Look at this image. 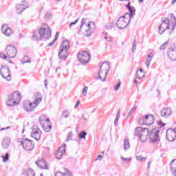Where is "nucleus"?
I'll list each match as a JSON object with an SVG mask.
<instances>
[{"instance_id":"nucleus-1","label":"nucleus","mask_w":176,"mask_h":176,"mask_svg":"<svg viewBox=\"0 0 176 176\" xmlns=\"http://www.w3.org/2000/svg\"><path fill=\"white\" fill-rule=\"evenodd\" d=\"M131 3L129 1L126 5V8L129 10L130 13H126L122 16H120L116 22V27H118L119 30L126 28V26L130 24L131 17H133V16H135V8L134 7H131Z\"/></svg>"},{"instance_id":"nucleus-2","label":"nucleus","mask_w":176,"mask_h":176,"mask_svg":"<svg viewBox=\"0 0 176 176\" xmlns=\"http://www.w3.org/2000/svg\"><path fill=\"white\" fill-rule=\"evenodd\" d=\"M176 19L175 16L170 14V18H162V23L159 26V34H164L167 30L171 29L172 31L175 30Z\"/></svg>"},{"instance_id":"nucleus-3","label":"nucleus","mask_w":176,"mask_h":176,"mask_svg":"<svg viewBox=\"0 0 176 176\" xmlns=\"http://www.w3.org/2000/svg\"><path fill=\"white\" fill-rule=\"evenodd\" d=\"M85 21H86V19L83 18L82 19V23L80 28V30L82 28L85 32H87L85 36H90L91 34H93V32H94L96 30V23H94L93 21L85 23Z\"/></svg>"},{"instance_id":"nucleus-4","label":"nucleus","mask_w":176,"mask_h":176,"mask_svg":"<svg viewBox=\"0 0 176 176\" xmlns=\"http://www.w3.org/2000/svg\"><path fill=\"white\" fill-rule=\"evenodd\" d=\"M149 135V129L148 128H142L138 126L135 129V135L138 137L141 142H145L148 140V135Z\"/></svg>"},{"instance_id":"nucleus-5","label":"nucleus","mask_w":176,"mask_h":176,"mask_svg":"<svg viewBox=\"0 0 176 176\" xmlns=\"http://www.w3.org/2000/svg\"><path fill=\"white\" fill-rule=\"evenodd\" d=\"M69 42L67 40L63 41L60 46L58 56L60 60H66L68 57V50L69 49Z\"/></svg>"},{"instance_id":"nucleus-6","label":"nucleus","mask_w":176,"mask_h":176,"mask_svg":"<svg viewBox=\"0 0 176 176\" xmlns=\"http://www.w3.org/2000/svg\"><path fill=\"white\" fill-rule=\"evenodd\" d=\"M20 100H21V94L20 92H14L9 97L8 103L7 104L9 105V107H14V105H17V104L20 102Z\"/></svg>"},{"instance_id":"nucleus-7","label":"nucleus","mask_w":176,"mask_h":176,"mask_svg":"<svg viewBox=\"0 0 176 176\" xmlns=\"http://www.w3.org/2000/svg\"><path fill=\"white\" fill-rule=\"evenodd\" d=\"M11 74L10 69L8 67L3 65H1L0 74L3 79H6L8 82H10V80H12Z\"/></svg>"},{"instance_id":"nucleus-8","label":"nucleus","mask_w":176,"mask_h":176,"mask_svg":"<svg viewBox=\"0 0 176 176\" xmlns=\"http://www.w3.org/2000/svg\"><path fill=\"white\" fill-rule=\"evenodd\" d=\"M41 39H50L52 38V30L47 25H45V28H42L38 32Z\"/></svg>"},{"instance_id":"nucleus-9","label":"nucleus","mask_w":176,"mask_h":176,"mask_svg":"<svg viewBox=\"0 0 176 176\" xmlns=\"http://www.w3.org/2000/svg\"><path fill=\"white\" fill-rule=\"evenodd\" d=\"M139 123L140 124H146V126H151L155 123V117L152 114L146 115L144 118L139 120Z\"/></svg>"},{"instance_id":"nucleus-10","label":"nucleus","mask_w":176,"mask_h":176,"mask_svg":"<svg viewBox=\"0 0 176 176\" xmlns=\"http://www.w3.org/2000/svg\"><path fill=\"white\" fill-rule=\"evenodd\" d=\"M160 133V131L157 129H153L151 130L148 138L151 141V142H157L159 143L160 142V137H159V133Z\"/></svg>"},{"instance_id":"nucleus-11","label":"nucleus","mask_w":176,"mask_h":176,"mask_svg":"<svg viewBox=\"0 0 176 176\" xmlns=\"http://www.w3.org/2000/svg\"><path fill=\"white\" fill-rule=\"evenodd\" d=\"M19 142H21L25 151H32L34 149V144L32 140H28V138L22 139Z\"/></svg>"},{"instance_id":"nucleus-12","label":"nucleus","mask_w":176,"mask_h":176,"mask_svg":"<svg viewBox=\"0 0 176 176\" xmlns=\"http://www.w3.org/2000/svg\"><path fill=\"white\" fill-rule=\"evenodd\" d=\"M6 52L9 58H14L17 56V49L12 44L7 45Z\"/></svg>"},{"instance_id":"nucleus-13","label":"nucleus","mask_w":176,"mask_h":176,"mask_svg":"<svg viewBox=\"0 0 176 176\" xmlns=\"http://www.w3.org/2000/svg\"><path fill=\"white\" fill-rule=\"evenodd\" d=\"M78 58L81 64H87L90 61V54L86 51H82L78 54Z\"/></svg>"},{"instance_id":"nucleus-14","label":"nucleus","mask_w":176,"mask_h":176,"mask_svg":"<svg viewBox=\"0 0 176 176\" xmlns=\"http://www.w3.org/2000/svg\"><path fill=\"white\" fill-rule=\"evenodd\" d=\"M166 138L168 141L173 142V141H175L176 138V129H168L166 131Z\"/></svg>"},{"instance_id":"nucleus-15","label":"nucleus","mask_w":176,"mask_h":176,"mask_svg":"<svg viewBox=\"0 0 176 176\" xmlns=\"http://www.w3.org/2000/svg\"><path fill=\"white\" fill-rule=\"evenodd\" d=\"M167 55L168 58L171 60V61H176V47L175 45H173L170 47L168 52H167Z\"/></svg>"},{"instance_id":"nucleus-16","label":"nucleus","mask_w":176,"mask_h":176,"mask_svg":"<svg viewBox=\"0 0 176 176\" xmlns=\"http://www.w3.org/2000/svg\"><path fill=\"white\" fill-rule=\"evenodd\" d=\"M38 107L34 102H30L28 101H26L23 104V108L26 112H32L35 108Z\"/></svg>"},{"instance_id":"nucleus-17","label":"nucleus","mask_w":176,"mask_h":176,"mask_svg":"<svg viewBox=\"0 0 176 176\" xmlns=\"http://www.w3.org/2000/svg\"><path fill=\"white\" fill-rule=\"evenodd\" d=\"M28 3H27V1H22L21 3L17 4L16 6V13H23V12L25 11V9H28Z\"/></svg>"},{"instance_id":"nucleus-18","label":"nucleus","mask_w":176,"mask_h":176,"mask_svg":"<svg viewBox=\"0 0 176 176\" xmlns=\"http://www.w3.org/2000/svg\"><path fill=\"white\" fill-rule=\"evenodd\" d=\"M41 135H42V131L38 128H34L32 129L31 137L34 138L36 141H39V140H41Z\"/></svg>"},{"instance_id":"nucleus-19","label":"nucleus","mask_w":176,"mask_h":176,"mask_svg":"<svg viewBox=\"0 0 176 176\" xmlns=\"http://www.w3.org/2000/svg\"><path fill=\"white\" fill-rule=\"evenodd\" d=\"M173 115V110L170 107H164L160 111V116L162 118H168Z\"/></svg>"},{"instance_id":"nucleus-20","label":"nucleus","mask_w":176,"mask_h":176,"mask_svg":"<svg viewBox=\"0 0 176 176\" xmlns=\"http://www.w3.org/2000/svg\"><path fill=\"white\" fill-rule=\"evenodd\" d=\"M1 32L6 36H10L13 34L12 29L6 24H3L1 26Z\"/></svg>"},{"instance_id":"nucleus-21","label":"nucleus","mask_w":176,"mask_h":176,"mask_svg":"<svg viewBox=\"0 0 176 176\" xmlns=\"http://www.w3.org/2000/svg\"><path fill=\"white\" fill-rule=\"evenodd\" d=\"M33 102L38 107L42 102V95L36 92L33 96Z\"/></svg>"},{"instance_id":"nucleus-22","label":"nucleus","mask_w":176,"mask_h":176,"mask_svg":"<svg viewBox=\"0 0 176 176\" xmlns=\"http://www.w3.org/2000/svg\"><path fill=\"white\" fill-rule=\"evenodd\" d=\"M10 142H12L10 138H4L1 141V146L3 149H8V148L10 146Z\"/></svg>"},{"instance_id":"nucleus-23","label":"nucleus","mask_w":176,"mask_h":176,"mask_svg":"<svg viewBox=\"0 0 176 176\" xmlns=\"http://www.w3.org/2000/svg\"><path fill=\"white\" fill-rule=\"evenodd\" d=\"M109 69H111L109 63L108 62H104L100 65L99 71H100V72H103L104 74H108L109 72Z\"/></svg>"},{"instance_id":"nucleus-24","label":"nucleus","mask_w":176,"mask_h":176,"mask_svg":"<svg viewBox=\"0 0 176 176\" xmlns=\"http://www.w3.org/2000/svg\"><path fill=\"white\" fill-rule=\"evenodd\" d=\"M36 164L42 170H47L49 168V166H47V164H46L45 160H39L36 161Z\"/></svg>"},{"instance_id":"nucleus-25","label":"nucleus","mask_w":176,"mask_h":176,"mask_svg":"<svg viewBox=\"0 0 176 176\" xmlns=\"http://www.w3.org/2000/svg\"><path fill=\"white\" fill-rule=\"evenodd\" d=\"M152 60H153V54L152 52L148 53L146 60L145 61V65H146L147 68L151 67V63H152Z\"/></svg>"},{"instance_id":"nucleus-26","label":"nucleus","mask_w":176,"mask_h":176,"mask_svg":"<svg viewBox=\"0 0 176 176\" xmlns=\"http://www.w3.org/2000/svg\"><path fill=\"white\" fill-rule=\"evenodd\" d=\"M55 176H72V173H71V171L67 169H65V172H56L55 173Z\"/></svg>"},{"instance_id":"nucleus-27","label":"nucleus","mask_w":176,"mask_h":176,"mask_svg":"<svg viewBox=\"0 0 176 176\" xmlns=\"http://www.w3.org/2000/svg\"><path fill=\"white\" fill-rule=\"evenodd\" d=\"M170 171L173 175L176 176V160H172L170 163Z\"/></svg>"},{"instance_id":"nucleus-28","label":"nucleus","mask_w":176,"mask_h":176,"mask_svg":"<svg viewBox=\"0 0 176 176\" xmlns=\"http://www.w3.org/2000/svg\"><path fill=\"white\" fill-rule=\"evenodd\" d=\"M115 28V23L113 22H107L104 25V30L107 31H111V30H113Z\"/></svg>"},{"instance_id":"nucleus-29","label":"nucleus","mask_w":176,"mask_h":176,"mask_svg":"<svg viewBox=\"0 0 176 176\" xmlns=\"http://www.w3.org/2000/svg\"><path fill=\"white\" fill-rule=\"evenodd\" d=\"M107 75H108V73H105V72L99 71L98 72V78L102 82H105L107 80Z\"/></svg>"},{"instance_id":"nucleus-30","label":"nucleus","mask_w":176,"mask_h":176,"mask_svg":"<svg viewBox=\"0 0 176 176\" xmlns=\"http://www.w3.org/2000/svg\"><path fill=\"white\" fill-rule=\"evenodd\" d=\"M23 176H35V171L32 169H28L23 171Z\"/></svg>"},{"instance_id":"nucleus-31","label":"nucleus","mask_w":176,"mask_h":176,"mask_svg":"<svg viewBox=\"0 0 176 176\" xmlns=\"http://www.w3.org/2000/svg\"><path fill=\"white\" fill-rule=\"evenodd\" d=\"M65 153V149L61 150V148H58L56 153V159H61L63 157V155Z\"/></svg>"},{"instance_id":"nucleus-32","label":"nucleus","mask_w":176,"mask_h":176,"mask_svg":"<svg viewBox=\"0 0 176 176\" xmlns=\"http://www.w3.org/2000/svg\"><path fill=\"white\" fill-rule=\"evenodd\" d=\"M39 122L41 123V125L42 126L43 124H45L46 123H49L50 120L46 118V116H42L39 118Z\"/></svg>"},{"instance_id":"nucleus-33","label":"nucleus","mask_w":176,"mask_h":176,"mask_svg":"<svg viewBox=\"0 0 176 176\" xmlns=\"http://www.w3.org/2000/svg\"><path fill=\"white\" fill-rule=\"evenodd\" d=\"M41 126L43 127L44 131H45L46 133H49V131L52 130V126L49 124V122L41 125Z\"/></svg>"},{"instance_id":"nucleus-34","label":"nucleus","mask_w":176,"mask_h":176,"mask_svg":"<svg viewBox=\"0 0 176 176\" xmlns=\"http://www.w3.org/2000/svg\"><path fill=\"white\" fill-rule=\"evenodd\" d=\"M136 74H137V77L139 79H142L144 76H145V73L144 72L142 69H140L139 70H138L136 72Z\"/></svg>"},{"instance_id":"nucleus-35","label":"nucleus","mask_w":176,"mask_h":176,"mask_svg":"<svg viewBox=\"0 0 176 176\" xmlns=\"http://www.w3.org/2000/svg\"><path fill=\"white\" fill-rule=\"evenodd\" d=\"M61 117L63 118V119H68V118H69V111L68 110L62 111Z\"/></svg>"},{"instance_id":"nucleus-36","label":"nucleus","mask_w":176,"mask_h":176,"mask_svg":"<svg viewBox=\"0 0 176 176\" xmlns=\"http://www.w3.org/2000/svg\"><path fill=\"white\" fill-rule=\"evenodd\" d=\"M127 149H130V142L129 141V139H124V151H127Z\"/></svg>"},{"instance_id":"nucleus-37","label":"nucleus","mask_w":176,"mask_h":176,"mask_svg":"<svg viewBox=\"0 0 176 176\" xmlns=\"http://www.w3.org/2000/svg\"><path fill=\"white\" fill-rule=\"evenodd\" d=\"M86 135H87V133H86V131H81L79 134H78V138L80 140H86Z\"/></svg>"},{"instance_id":"nucleus-38","label":"nucleus","mask_w":176,"mask_h":176,"mask_svg":"<svg viewBox=\"0 0 176 176\" xmlns=\"http://www.w3.org/2000/svg\"><path fill=\"white\" fill-rule=\"evenodd\" d=\"M58 32H56L54 41H53L52 43H50L47 45V47H52V46H53V45H54V43H56V41H57V39H58Z\"/></svg>"},{"instance_id":"nucleus-39","label":"nucleus","mask_w":176,"mask_h":176,"mask_svg":"<svg viewBox=\"0 0 176 176\" xmlns=\"http://www.w3.org/2000/svg\"><path fill=\"white\" fill-rule=\"evenodd\" d=\"M136 159L138 162H145V160H146V157L142 155H138V156H136Z\"/></svg>"},{"instance_id":"nucleus-40","label":"nucleus","mask_w":176,"mask_h":176,"mask_svg":"<svg viewBox=\"0 0 176 176\" xmlns=\"http://www.w3.org/2000/svg\"><path fill=\"white\" fill-rule=\"evenodd\" d=\"M31 63V59L28 58V56H24L23 61L22 62V64H28Z\"/></svg>"},{"instance_id":"nucleus-41","label":"nucleus","mask_w":176,"mask_h":176,"mask_svg":"<svg viewBox=\"0 0 176 176\" xmlns=\"http://www.w3.org/2000/svg\"><path fill=\"white\" fill-rule=\"evenodd\" d=\"M2 159H3V162H8V160H9V153H6V155H2L1 156Z\"/></svg>"},{"instance_id":"nucleus-42","label":"nucleus","mask_w":176,"mask_h":176,"mask_svg":"<svg viewBox=\"0 0 176 176\" xmlns=\"http://www.w3.org/2000/svg\"><path fill=\"white\" fill-rule=\"evenodd\" d=\"M168 45V41L165 42L164 44L161 45L160 47V50H164V49Z\"/></svg>"},{"instance_id":"nucleus-43","label":"nucleus","mask_w":176,"mask_h":176,"mask_svg":"<svg viewBox=\"0 0 176 176\" xmlns=\"http://www.w3.org/2000/svg\"><path fill=\"white\" fill-rule=\"evenodd\" d=\"M137 47V41L135 39L132 45V52L134 53V51L135 50Z\"/></svg>"},{"instance_id":"nucleus-44","label":"nucleus","mask_w":176,"mask_h":176,"mask_svg":"<svg viewBox=\"0 0 176 176\" xmlns=\"http://www.w3.org/2000/svg\"><path fill=\"white\" fill-rule=\"evenodd\" d=\"M122 85V82H119L117 85H116L114 86V90L115 91H118V90H119V89H120V86Z\"/></svg>"},{"instance_id":"nucleus-45","label":"nucleus","mask_w":176,"mask_h":176,"mask_svg":"<svg viewBox=\"0 0 176 176\" xmlns=\"http://www.w3.org/2000/svg\"><path fill=\"white\" fill-rule=\"evenodd\" d=\"M87 90H89V87H85L82 90V94L86 96V95L87 94Z\"/></svg>"},{"instance_id":"nucleus-46","label":"nucleus","mask_w":176,"mask_h":176,"mask_svg":"<svg viewBox=\"0 0 176 176\" xmlns=\"http://www.w3.org/2000/svg\"><path fill=\"white\" fill-rule=\"evenodd\" d=\"M121 160L125 162V163H130V161L131 160V158H126L124 157H121Z\"/></svg>"},{"instance_id":"nucleus-47","label":"nucleus","mask_w":176,"mask_h":176,"mask_svg":"<svg viewBox=\"0 0 176 176\" xmlns=\"http://www.w3.org/2000/svg\"><path fill=\"white\" fill-rule=\"evenodd\" d=\"M0 58H2V60H6L8 58V56L5 55L3 52L0 53Z\"/></svg>"},{"instance_id":"nucleus-48","label":"nucleus","mask_w":176,"mask_h":176,"mask_svg":"<svg viewBox=\"0 0 176 176\" xmlns=\"http://www.w3.org/2000/svg\"><path fill=\"white\" fill-rule=\"evenodd\" d=\"M104 39H106V41H107V42H113V40H112V38H111L110 36H104Z\"/></svg>"},{"instance_id":"nucleus-49","label":"nucleus","mask_w":176,"mask_h":176,"mask_svg":"<svg viewBox=\"0 0 176 176\" xmlns=\"http://www.w3.org/2000/svg\"><path fill=\"white\" fill-rule=\"evenodd\" d=\"M51 17H52V13H50V12H47V13L45 14V18H46V19H51Z\"/></svg>"},{"instance_id":"nucleus-50","label":"nucleus","mask_w":176,"mask_h":176,"mask_svg":"<svg viewBox=\"0 0 176 176\" xmlns=\"http://www.w3.org/2000/svg\"><path fill=\"white\" fill-rule=\"evenodd\" d=\"M33 39L34 41H41V38H39V37L36 36V34H34L33 35Z\"/></svg>"},{"instance_id":"nucleus-51","label":"nucleus","mask_w":176,"mask_h":176,"mask_svg":"<svg viewBox=\"0 0 176 176\" xmlns=\"http://www.w3.org/2000/svg\"><path fill=\"white\" fill-rule=\"evenodd\" d=\"M103 157H104V156L100 155H98V158L96 159V162H97L98 160L101 161V160H102Z\"/></svg>"},{"instance_id":"nucleus-52","label":"nucleus","mask_w":176,"mask_h":176,"mask_svg":"<svg viewBox=\"0 0 176 176\" xmlns=\"http://www.w3.org/2000/svg\"><path fill=\"white\" fill-rule=\"evenodd\" d=\"M78 21H79V19H76L74 22H72L69 24V27H71V25H75V24H76V23H78Z\"/></svg>"},{"instance_id":"nucleus-53","label":"nucleus","mask_w":176,"mask_h":176,"mask_svg":"<svg viewBox=\"0 0 176 176\" xmlns=\"http://www.w3.org/2000/svg\"><path fill=\"white\" fill-rule=\"evenodd\" d=\"M120 118V110H118L116 118L119 119Z\"/></svg>"},{"instance_id":"nucleus-54","label":"nucleus","mask_w":176,"mask_h":176,"mask_svg":"<svg viewBox=\"0 0 176 176\" xmlns=\"http://www.w3.org/2000/svg\"><path fill=\"white\" fill-rule=\"evenodd\" d=\"M65 146H67V145L65 144H63L62 146L59 148V149H60V151H63V149H65Z\"/></svg>"},{"instance_id":"nucleus-55","label":"nucleus","mask_w":176,"mask_h":176,"mask_svg":"<svg viewBox=\"0 0 176 176\" xmlns=\"http://www.w3.org/2000/svg\"><path fill=\"white\" fill-rule=\"evenodd\" d=\"M70 137H72V133H69V134H68V137H67V139H66V141H67V142L69 141V138H70Z\"/></svg>"},{"instance_id":"nucleus-56","label":"nucleus","mask_w":176,"mask_h":176,"mask_svg":"<svg viewBox=\"0 0 176 176\" xmlns=\"http://www.w3.org/2000/svg\"><path fill=\"white\" fill-rule=\"evenodd\" d=\"M118 122H119V118H116V120L114 121L115 126H118Z\"/></svg>"},{"instance_id":"nucleus-57","label":"nucleus","mask_w":176,"mask_h":176,"mask_svg":"<svg viewBox=\"0 0 176 176\" xmlns=\"http://www.w3.org/2000/svg\"><path fill=\"white\" fill-rule=\"evenodd\" d=\"M80 102V101L78 100L76 104L74 106V108H78V107H79V103Z\"/></svg>"},{"instance_id":"nucleus-58","label":"nucleus","mask_w":176,"mask_h":176,"mask_svg":"<svg viewBox=\"0 0 176 176\" xmlns=\"http://www.w3.org/2000/svg\"><path fill=\"white\" fill-rule=\"evenodd\" d=\"M133 112L131 110H130V111L128 113L127 118H129V116H131V115H133Z\"/></svg>"},{"instance_id":"nucleus-59","label":"nucleus","mask_w":176,"mask_h":176,"mask_svg":"<svg viewBox=\"0 0 176 176\" xmlns=\"http://www.w3.org/2000/svg\"><path fill=\"white\" fill-rule=\"evenodd\" d=\"M151 161L150 162H148V164H147V168H148V170H149L150 168H151Z\"/></svg>"},{"instance_id":"nucleus-60","label":"nucleus","mask_w":176,"mask_h":176,"mask_svg":"<svg viewBox=\"0 0 176 176\" xmlns=\"http://www.w3.org/2000/svg\"><path fill=\"white\" fill-rule=\"evenodd\" d=\"M44 85H45V87L47 88V80H44Z\"/></svg>"},{"instance_id":"nucleus-61","label":"nucleus","mask_w":176,"mask_h":176,"mask_svg":"<svg viewBox=\"0 0 176 176\" xmlns=\"http://www.w3.org/2000/svg\"><path fill=\"white\" fill-rule=\"evenodd\" d=\"M135 109H137V107H133L131 111H132V112H134V111H135Z\"/></svg>"},{"instance_id":"nucleus-62","label":"nucleus","mask_w":176,"mask_h":176,"mask_svg":"<svg viewBox=\"0 0 176 176\" xmlns=\"http://www.w3.org/2000/svg\"><path fill=\"white\" fill-rule=\"evenodd\" d=\"M8 129H9V127L1 128V131H3V130H8Z\"/></svg>"},{"instance_id":"nucleus-63","label":"nucleus","mask_w":176,"mask_h":176,"mask_svg":"<svg viewBox=\"0 0 176 176\" xmlns=\"http://www.w3.org/2000/svg\"><path fill=\"white\" fill-rule=\"evenodd\" d=\"M175 2H176V0H173L171 1V5H174V3H175Z\"/></svg>"},{"instance_id":"nucleus-64","label":"nucleus","mask_w":176,"mask_h":176,"mask_svg":"<svg viewBox=\"0 0 176 176\" xmlns=\"http://www.w3.org/2000/svg\"><path fill=\"white\" fill-rule=\"evenodd\" d=\"M139 3H142L144 2V0H138Z\"/></svg>"}]
</instances>
